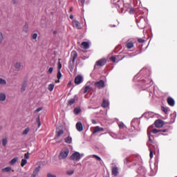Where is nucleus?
<instances>
[{
	"mask_svg": "<svg viewBox=\"0 0 177 177\" xmlns=\"http://www.w3.org/2000/svg\"><path fill=\"white\" fill-rule=\"evenodd\" d=\"M111 4L113 8H116L119 13H124V1L122 0H111Z\"/></svg>",
	"mask_w": 177,
	"mask_h": 177,
	"instance_id": "nucleus-1",
	"label": "nucleus"
},
{
	"mask_svg": "<svg viewBox=\"0 0 177 177\" xmlns=\"http://www.w3.org/2000/svg\"><path fill=\"white\" fill-rule=\"evenodd\" d=\"M140 82L144 91L145 89H147V88H149V86H150L151 85H153V80L150 79V76H149L148 77L142 78Z\"/></svg>",
	"mask_w": 177,
	"mask_h": 177,
	"instance_id": "nucleus-2",
	"label": "nucleus"
},
{
	"mask_svg": "<svg viewBox=\"0 0 177 177\" xmlns=\"http://www.w3.org/2000/svg\"><path fill=\"white\" fill-rule=\"evenodd\" d=\"M70 153V150L68 148H64L62 149L59 154V160H66L67 157H68V154Z\"/></svg>",
	"mask_w": 177,
	"mask_h": 177,
	"instance_id": "nucleus-3",
	"label": "nucleus"
},
{
	"mask_svg": "<svg viewBox=\"0 0 177 177\" xmlns=\"http://www.w3.org/2000/svg\"><path fill=\"white\" fill-rule=\"evenodd\" d=\"M82 157H84V153H80V152L75 151L71 156V160L72 161H80Z\"/></svg>",
	"mask_w": 177,
	"mask_h": 177,
	"instance_id": "nucleus-4",
	"label": "nucleus"
},
{
	"mask_svg": "<svg viewBox=\"0 0 177 177\" xmlns=\"http://www.w3.org/2000/svg\"><path fill=\"white\" fill-rule=\"evenodd\" d=\"M137 26L140 30H143L146 27V19L142 18L140 20L139 22L137 23Z\"/></svg>",
	"mask_w": 177,
	"mask_h": 177,
	"instance_id": "nucleus-5",
	"label": "nucleus"
},
{
	"mask_svg": "<svg viewBox=\"0 0 177 177\" xmlns=\"http://www.w3.org/2000/svg\"><path fill=\"white\" fill-rule=\"evenodd\" d=\"M84 82V77L81 75H78L75 77V84L76 85H80V84H82Z\"/></svg>",
	"mask_w": 177,
	"mask_h": 177,
	"instance_id": "nucleus-6",
	"label": "nucleus"
},
{
	"mask_svg": "<svg viewBox=\"0 0 177 177\" xmlns=\"http://www.w3.org/2000/svg\"><path fill=\"white\" fill-rule=\"evenodd\" d=\"M95 87L98 88V89H102V88H104V81L100 80L94 83Z\"/></svg>",
	"mask_w": 177,
	"mask_h": 177,
	"instance_id": "nucleus-7",
	"label": "nucleus"
},
{
	"mask_svg": "<svg viewBox=\"0 0 177 177\" xmlns=\"http://www.w3.org/2000/svg\"><path fill=\"white\" fill-rule=\"evenodd\" d=\"M124 57H121V55L113 56V57H111V60L113 63H115V62H117V63H118V62H120V60H122V59H124Z\"/></svg>",
	"mask_w": 177,
	"mask_h": 177,
	"instance_id": "nucleus-8",
	"label": "nucleus"
},
{
	"mask_svg": "<svg viewBox=\"0 0 177 177\" xmlns=\"http://www.w3.org/2000/svg\"><path fill=\"white\" fill-rule=\"evenodd\" d=\"M39 171H41V166H38L35 169L33 173L31 175V177H37L39 173Z\"/></svg>",
	"mask_w": 177,
	"mask_h": 177,
	"instance_id": "nucleus-9",
	"label": "nucleus"
},
{
	"mask_svg": "<svg viewBox=\"0 0 177 177\" xmlns=\"http://www.w3.org/2000/svg\"><path fill=\"white\" fill-rule=\"evenodd\" d=\"M106 63H107L106 59H101L96 62V66H100L102 67L103 66H104V64H106Z\"/></svg>",
	"mask_w": 177,
	"mask_h": 177,
	"instance_id": "nucleus-10",
	"label": "nucleus"
},
{
	"mask_svg": "<svg viewBox=\"0 0 177 177\" xmlns=\"http://www.w3.org/2000/svg\"><path fill=\"white\" fill-rule=\"evenodd\" d=\"M72 24L75 28H77V30H81V24L77 20H73Z\"/></svg>",
	"mask_w": 177,
	"mask_h": 177,
	"instance_id": "nucleus-11",
	"label": "nucleus"
},
{
	"mask_svg": "<svg viewBox=\"0 0 177 177\" xmlns=\"http://www.w3.org/2000/svg\"><path fill=\"white\" fill-rule=\"evenodd\" d=\"M76 129H77V131H78V132H82V131H84V127L82 126V122H78L76 124Z\"/></svg>",
	"mask_w": 177,
	"mask_h": 177,
	"instance_id": "nucleus-12",
	"label": "nucleus"
},
{
	"mask_svg": "<svg viewBox=\"0 0 177 177\" xmlns=\"http://www.w3.org/2000/svg\"><path fill=\"white\" fill-rule=\"evenodd\" d=\"M167 103L169 106L174 107V106H175V100H174V98H172L171 97H169L167 98Z\"/></svg>",
	"mask_w": 177,
	"mask_h": 177,
	"instance_id": "nucleus-13",
	"label": "nucleus"
},
{
	"mask_svg": "<svg viewBox=\"0 0 177 177\" xmlns=\"http://www.w3.org/2000/svg\"><path fill=\"white\" fill-rule=\"evenodd\" d=\"M103 131H104V128L97 126L94 128L93 131V133L95 134V133H97V132H103Z\"/></svg>",
	"mask_w": 177,
	"mask_h": 177,
	"instance_id": "nucleus-14",
	"label": "nucleus"
},
{
	"mask_svg": "<svg viewBox=\"0 0 177 177\" xmlns=\"http://www.w3.org/2000/svg\"><path fill=\"white\" fill-rule=\"evenodd\" d=\"M71 57L73 63H75V59H77V57H78V53H77L76 51L73 50L71 53Z\"/></svg>",
	"mask_w": 177,
	"mask_h": 177,
	"instance_id": "nucleus-15",
	"label": "nucleus"
},
{
	"mask_svg": "<svg viewBox=\"0 0 177 177\" xmlns=\"http://www.w3.org/2000/svg\"><path fill=\"white\" fill-rule=\"evenodd\" d=\"M30 158V153H27L24 154V159H23V167L27 164V160Z\"/></svg>",
	"mask_w": 177,
	"mask_h": 177,
	"instance_id": "nucleus-16",
	"label": "nucleus"
},
{
	"mask_svg": "<svg viewBox=\"0 0 177 177\" xmlns=\"http://www.w3.org/2000/svg\"><path fill=\"white\" fill-rule=\"evenodd\" d=\"M112 175H113V176H118V167L115 166L112 167Z\"/></svg>",
	"mask_w": 177,
	"mask_h": 177,
	"instance_id": "nucleus-17",
	"label": "nucleus"
},
{
	"mask_svg": "<svg viewBox=\"0 0 177 177\" xmlns=\"http://www.w3.org/2000/svg\"><path fill=\"white\" fill-rule=\"evenodd\" d=\"M154 124H155V126H156L157 128H161V127H162V126L164 125V124H162V121H161V120H156V121L154 122Z\"/></svg>",
	"mask_w": 177,
	"mask_h": 177,
	"instance_id": "nucleus-18",
	"label": "nucleus"
},
{
	"mask_svg": "<svg viewBox=\"0 0 177 177\" xmlns=\"http://www.w3.org/2000/svg\"><path fill=\"white\" fill-rule=\"evenodd\" d=\"M81 48H82L83 49H89V43L86 41H83L81 44Z\"/></svg>",
	"mask_w": 177,
	"mask_h": 177,
	"instance_id": "nucleus-19",
	"label": "nucleus"
},
{
	"mask_svg": "<svg viewBox=\"0 0 177 177\" xmlns=\"http://www.w3.org/2000/svg\"><path fill=\"white\" fill-rule=\"evenodd\" d=\"M110 104V102H109V100H106L105 99L103 100L102 104V107L104 109H106Z\"/></svg>",
	"mask_w": 177,
	"mask_h": 177,
	"instance_id": "nucleus-20",
	"label": "nucleus"
},
{
	"mask_svg": "<svg viewBox=\"0 0 177 177\" xmlns=\"http://www.w3.org/2000/svg\"><path fill=\"white\" fill-rule=\"evenodd\" d=\"M6 100V93L1 92L0 93V102H5Z\"/></svg>",
	"mask_w": 177,
	"mask_h": 177,
	"instance_id": "nucleus-21",
	"label": "nucleus"
},
{
	"mask_svg": "<svg viewBox=\"0 0 177 177\" xmlns=\"http://www.w3.org/2000/svg\"><path fill=\"white\" fill-rule=\"evenodd\" d=\"M64 140H65V143H67L68 145H71V143H73V138H71V136H70L66 138Z\"/></svg>",
	"mask_w": 177,
	"mask_h": 177,
	"instance_id": "nucleus-22",
	"label": "nucleus"
},
{
	"mask_svg": "<svg viewBox=\"0 0 177 177\" xmlns=\"http://www.w3.org/2000/svg\"><path fill=\"white\" fill-rule=\"evenodd\" d=\"M76 97H75L74 98H71V100H69L68 101V106H73V104H74V103H75V101L77 100V99H75Z\"/></svg>",
	"mask_w": 177,
	"mask_h": 177,
	"instance_id": "nucleus-23",
	"label": "nucleus"
},
{
	"mask_svg": "<svg viewBox=\"0 0 177 177\" xmlns=\"http://www.w3.org/2000/svg\"><path fill=\"white\" fill-rule=\"evenodd\" d=\"M126 46H127V49H132V48H133V42L127 41L126 44Z\"/></svg>",
	"mask_w": 177,
	"mask_h": 177,
	"instance_id": "nucleus-24",
	"label": "nucleus"
},
{
	"mask_svg": "<svg viewBox=\"0 0 177 177\" xmlns=\"http://www.w3.org/2000/svg\"><path fill=\"white\" fill-rule=\"evenodd\" d=\"M17 160H19L18 158H14L13 159H12L9 162L10 165H15V164H16V162H17Z\"/></svg>",
	"mask_w": 177,
	"mask_h": 177,
	"instance_id": "nucleus-25",
	"label": "nucleus"
},
{
	"mask_svg": "<svg viewBox=\"0 0 177 177\" xmlns=\"http://www.w3.org/2000/svg\"><path fill=\"white\" fill-rule=\"evenodd\" d=\"M6 145H8V138L6 137H4L2 139V146L5 147Z\"/></svg>",
	"mask_w": 177,
	"mask_h": 177,
	"instance_id": "nucleus-26",
	"label": "nucleus"
},
{
	"mask_svg": "<svg viewBox=\"0 0 177 177\" xmlns=\"http://www.w3.org/2000/svg\"><path fill=\"white\" fill-rule=\"evenodd\" d=\"M151 132H152V133H158V132H165V130H160V129H153Z\"/></svg>",
	"mask_w": 177,
	"mask_h": 177,
	"instance_id": "nucleus-27",
	"label": "nucleus"
},
{
	"mask_svg": "<svg viewBox=\"0 0 177 177\" xmlns=\"http://www.w3.org/2000/svg\"><path fill=\"white\" fill-rule=\"evenodd\" d=\"M92 91V87L91 86H86L84 88V93H86V92H91Z\"/></svg>",
	"mask_w": 177,
	"mask_h": 177,
	"instance_id": "nucleus-28",
	"label": "nucleus"
},
{
	"mask_svg": "<svg viewBox=\"0 0 177 177\" xmlns=\"http://www.w3.org/2000/svg\"><path fill=\"white\" fill-rule=\"evenodd\" d=\"M10 171H12V167H7L2 169V172H10Z\"/></svg>",
	"mask_w": 177,
	"mask_h": 177,
	"instance_id": "nucleus-29",
	"label": "nucleus"
},
{
	"mask_svg": "<svg viewBox=\"0 0 177 177\" xmlns=\"http://www.w3.org/2000/svg\"><path fill=\"white\" fill-rule=\"evenodd\" d=\"M55 88V84H50L48 85V91H50V92H52V91H53V89Z\"/></svg>",
	"mask_w": 177,
	"mask_h": 177,
	"instance_id": "nucleus-30",
	"label": "nucleus"
},
{
	"mask_svg": "<svg viewBox=\"0 0 177 177\" xmlns=\"http://www.w3.org/2000/svg\"><path fill=\"white\" fill-rule=\"evenodd\" d=\"M0 85H6V80L0 77Z\"/></svg>",
	"mask_w": 177,
	"mask_h": 177,
	"instance_id": "nucleus-31",
	"label": "nucleus"
},
{
	"mask_svg": "<svg viewBox=\"0 0 177 177\" xmlns=\"http://www.w3.org/2000/svg\"><path fill=\"white\" fill-rule=\"evenodd\" d=\"M81 113V109L80 108H75L74 109V113L76 114V115H78L79 113Z\"/></svg>",
	"mask_w": 177,
	"mask_h": 177,
	"instance_id": "nucleus-32",
	"label": "nucleus"
},
{
	"mask_svg": "<svg viewBox=\"0 0 177 177\" xmlns=\"http://www.w3.org/2000/svg\"><path fill=\"white\" fill-rule=\"evenodd\" d=\"M148 137H149V140L151 143H153V136H151V134L148 132Z\"/></svg>",
	"mask_w": 177,
	"mask_h": 177,
	"instance_id": "nucleus-33",
	"label": "nucleus"
},
{
	"mask_svg": "<svg viewBox=\"0 0 177 177\" xmlns=\"http://www.w3.org/2000/svg\"><path fill=\"white\" fill-rule=\"evenodd\" d=\"M162 111L164 113H165V114H167V113H168V111H169V109H168L167 107L162 106Z\"/></svg>",
	"mask_w": 177,
	"mask_h": 177,
	"instance_id": "nucleus-34",
	"label": "nucleus"
},
{
	"mask_svg": "<svg viewBox=\"0 0 177 177\" xmlns=\"http://www.w3.org/2000/svg\"><path fill=\"white\" fill-rule=\"evenodd\" d=\"M5 37H3V34H2L1 32H0V44L3 42V39Z\"/></svg>",
	"mask_w": 177,
	"mask_h": 177,
	"instance_id": "nucleus-35",
	"label": "nucleus"
},
{
	"mask_svg": "<svg viewBox=\"0 0 177 177\" xmlns=\"http://www.w3.org/2000/svg\"><path fill=\"white\" fill-rule=\"evenodd\" d=\"M57 70L58 71H60V70H62V63L60 62V59H59L57 63Z\"/></svg>",
	"mask_w": 177,
	"mask_h": 177,
	"instance_id": "nucleus-36",
	"label": "nucleus"
},
{
	"mask_svg": "<svg viewBox=\"0 0 177 177\" xmlns=\"http://www.w3.org/2000/svg\"><path fill=\"white\" fill-rule=\"evenodd\" d=\"M21 66V64H20V62H16L15 64V68H20Z\"/></svg>",
	"mask_w": 177,
	"mask_h": 177,
	"instance_id": "nucleus-37",
	"label": "nucleus"
},
{
	"mask_svg": "<svg viewBox=\"0 0 177 177\" xmlns=\"http://www.w3.org/2000/svg\"><path fill=\"white\" fill-rule=\"evenodd\" d=\"M28 132H30V127L26 128L24 132H23V135H27V133H28Z\"/></svg>",
	"mask_w": 177,
	"mask_h": 177,
	"instance_id": "nucleus-38",
	"label": "nucleus"
},
{
	"mask_svg": "<svg viewBox=\"0 0 177 177\" xmlns=\"http://www.w3.org/2000/svg\"><path fill=\"white\" fill-rule=\"evenodd\" d=\"M92 157L96 158L97 161H102V158L100 156H97V155H93Z\"/></svg>",
	"mask_w": 177,
	"mask_h": 177,
	"instance_id": "nucleus-39",
	"label": "nucleus"
},
{
	"mask_svg": "<svg viewBox=\"0 0 177 177\" xmlns=\"http://www.w3.org/2000/svg\"><path fill=\"white\" fill-rule=\"evenodd\" d=\"M57 78L58 80H60V78H62V72L60 71H58L57 72Z\"/></svg>",
	"mask_w": 177,
	"mask_h": 177,
	"instance_id": "nucleus-40",
	"label": "nucleus"
},
{
	"mask_svg": "<svg viewBox=\"0 0 177 177\" xmlns=\"http://www.w3.org/2000/svg\"><path fill=\"white\" fill-rule=\"evenodd\" d=\"M63 133H64V131H63V130H59V131L57 132V136H62V135H63Z\"/></svg>",
	"mask_w": 177,
	"mask_h": 177,
	"instance_id": "nucleus-41",
	"label": "nucleus"
},
{
	"mask_svg": "<svg viewBox=\"0 0 177 177\" xmlns=\"http://www.w3.org/2000/svg\"><path fill=\"white\" fill-rule=\"evenodd\" d=\"M67 175H73L74 174V170H68L66 171Z\"/></svg>",
	"mask_w": 177,
	"mask_h": 177,
	"instance_id": "nucleus-42",
	"label": "nucleus"
},
{
	"mask_svg": "<svg viewBox=\"0 0 177 177\" xmlns=\"http://www.w3.org/2000/svg\"><path fill=\"white\" fill-rule=\"evenodd\" d=\"M27 30H28V24H26L24 27V31H25V32H27Z\"/></svg>",
	"mask_w": 177,
	"mask_h": 177,
	"instance_id": "nucleus-43",
	"label": "nucleus"
},
{
	"mask_svg": "<svg viewBox=\"0 0 177 177\" xmlns=\"http://www.w3.org/2000/svg\"><path fill=\"white\" fill-rule=\"evenodd\" d=\"M38 37V34L37 33H34L32 35V39H36Z\"/></svg>",
	"mask_w": 177,
	"mask_h": 177,
	"instance_id": "nucleus-44",
	"label": "nucleus"
},
{
	"mask_svg": "<svg viewBox=\"0 0 177 177\" xmlns=\"http://www.w3.org/2000/svg\"><path fill=\"white\" fill-rule=\"evenodd\" d=\"M39 111H42V107L37 108L35 110V113H39Z\"/></svg>",
	"mask_w": 177,
	"mask_h": 177,
	"instance_id": "nucleus-45",
	"label": "nucleus"
},
{
	"mask_svg": "<svg viewBox=\"0 0 177 177\" xmlns=\"http://www.w3.org/2000/svg\"><path fill=\"white\" fill-rule=\"evenodd\" d=\"M48 73V74H52V73H53V68L52 67L49 68Z\"/></svg>",
	"mask_w": 177,
	"mask_h": 177,
	"instance_id": "nucleus-46",
	"label": "nucleus"
},
{
	"mask_svg": "<svg viewBox=\"0 0 177 177\" xmlns=\"http://www.w3.org/2000/svg\"><path fill=\"white\" fill-rule=\"evenodd\" d=\"M47 177H56V175L52 174L51 173H48Z\"/></svg>",
	"mask_w": 177,
	"mask_h": 177,
	"instance_id": "nucleus-47",
	"label": "nucleus"
},
{
	"mask_svg": "<svg viewBox=\"0 0 177 177\" xmlns=\"http://www.w3.org/2000/svg\"><path fill=\"white\" fill-rule=\"evenodd\" d=\"M149 151H150V154H149L150 158H153V151L151 149H149Z\"/></svg>",
	"mask_w": 177,
	"mask_h": 177,
	"instance_id": "nucleus-48",
	"label": "nucleus"
},
{
	"mask_svg": "<svg viewBox=\"0 0 177 177\" xmlns=\"http://www.w3.org/2000/svg\"><path fill=\"white\" fill-rule=\"evenodd\" d=\"M138 41L140 44H143V42H145V39H138Z\"/></svg>",
	"mask_w": 177,
	"mask_h": 177,
	"instance_id": "nucleus-49",
	"label": "nucleus"
},
{
	"mask_svg": "<svg viewBox=\"0 0 177 177\" xmlns=\"http://www.w3.org/2000/svg\"><path fill=\"white\" fill-rule=\"evenodd\" d=\"M37 122L38 123L39 127H41V122L39 121V116L37 118Z\"/></svg>",
	"mask_w": 177,
	"mask_h": 177,
	"instance_id": "nucleus-50",
	"label": "nucleus"
},
{
	"mask_svg": "<svg viewBox=\"0 0 177 177\" xmlns=\"http://www.w3.org/2000/svg\"><path fill=\"white\" fill-rule=\"evenodd\" d=\"M24 177H30V171L25 173Z\"/></svg>",
	"mask_w": 177,
	"mask_h": 177,
	"instance_id": "nucleus-51",
	"label": "nucleus"
},
{
	"mask_svg": "<svg viewBox=\"0 0 177 177\" xmlns=\"http://www.w3.org/2000/svg\"><path fill=\"white\" fill-rule=\"evenodd\" d=\"M119 127L120 128H124V123H119Z\"/></svg>",
	"mask_w": 177,
	"mask_h": 177,
	"instance_id": "nucleus-52",
	"label": "nucleus"
},
{
	"mask_svg": "<svg viewBox=\"0 0 177 177\" xmlns=\"http://www.w3.org/2000/svg\"><path fill=\"white\" fill-rule=\"evenodd\" d=\"M80 3H82V6H84V3H85V0H79Z\"/></svg>",
	"mask_w": 177,
	"mask_h": 177,
	"instance_id": "nucleus-53",
	"label": "nucleus"
},
{
	"mask_svg": "<svg viewBox=\"0 0 177 177\" xmlns=\"http://www.w3.org/2000/svg\"><path fill=\"white\" fill-rule=\"evenodd\" d=\"M133 13V8H130V14L132 15Z\"/></svg>",
	"mask_w": 177,
	"mask_h": 177,
	"instance_id": "nucleus-54",
	"label": "nucleus"
},
{
	"mask_svg": "<svg viewBox=\"0 0 177 177\" xmlns=\"http://www.w3.org/2000/svg\"><path fill=\"white\" fill-rule=\"evenodd\" d=\"M91 122H92V124H97V122L95 120H92Z\"/></svg>",
	"mask_w": 177,
	"mask_h": 177,
	"instance_id": "nucleus-55",
	"label": "nucleus"
},
{
	"mask_svg": "<svg viewBox=\"0 0 177 177\" xmlns=\"http://www.w3.org/2000/svg\"><path fill=\"white\" fill-rule=\"evenodd\" d=\"M151 114H153V113L149 112V113H145V115H150Z\"/></svg>",
	"mask_w": 177,
	"mask_h": 177,
	"instance_id": "nucleus-56",
	"label": "nucleus"
},
{
	"mask_svg": "<svg viewBox=\"0 0 177 177\" xmlns=\"http://www.w3.org/2000/svg\"><path fill=\"white\" fill-rule=\"evenodd\" d=\"M70 19L73 20V19H74V16L73 15H70Z\"/></svg>",
	"mask_w": 177,
	"mask_h": 177,
	"instance_id": "nucleus-57",
	"label": "nucleus"
},
{
	"mask_svg": "<svg viewBox=\"0 0 177 177\" xmlns=\"http://www.w3.org/2000/svg\"><path fill=\"white\" fill-rule=\"evenodd\" d=\"M133 80L134 81H136V80H138V75L135 76Z\"/></svg>",
	"mask_w": 177,
	"mask_h": 177,
	"instance_id": "nucleus-58",
	"label": "nucleus"
},
{
	"mask_svg": "<svg viewBox=\"0 0 177 177\" xmlns=\"http://www.w3.org/2000/svg\"><path fill=\"white\" fill-rule=\"evenodd\" d=\"M21 166L23 167V160H21Z\"/></svg>",
	"mask_w": 177,
	"mask_h": 177,
	"instance_id": "nucleus-59",
	"label": "nucleus"
},
{
	"mask_svg": "<svg viewBox=\"0 0 177 177\" xmlns=\"http://www.w3.org/2000/svg\"><path fill=\"white\" fill-rule=\"evenodd\" d=\"M133 122H134V121H133V120H132V121H131V127H133Z\"/></svg>",
	"mask_w": 177,
	"mask_h": 177,
	"instance_id": "nucleus-60",
	"label": "nucleus"
},
{
	"mask_svg": "<svg viewBox=\"0 0 177 177\" xmlns=\"http://www.w3.org/2000/svg\"><path fill=\"white\" fill-rule=\"evenodd\" d=\"M117 139H125V138H117Z\"/></svg>",
	"mask_w": 177,
	"mask_h": 177,
	"instance_id": "nucleus-61",
	"label": "nucleus"
},
{
	"mask_svg": "<svg viewBox=\"0 0 177 177\" xmlns=\"http://www.w3.org/2000/svg\"><path fill=\"white\" fill-rule=\"evenodd\" d=\"M128 162V158H126L125 162Z\"/></svg>",
	"mask_w": 177,
	"mask_h": 177,
	"instance_id": "nucleus-62",
	"label": "nucleus"
},
{
	"mask_svg": "<svg viewBox=\"0 0 177 177\" xmlns=\"http://www.w3.org/2000/svg\"><path fill=\"white\" fill-rule=\"evenodd\" d=\"M70 10H71V12H72V10H73V8H70Z\"/></svg>",
	"mask_w": 177,
	"mask_h": 177,
	"instance_id": "nucleus-63",
	"label": "nucleus"
},
{
	"mask_svg": "<svg viewBox=\"0 0 177 177\" xmlns=\"http://www.w3.org/2000/svg\"><path fill=\"white\" fill-rule=\"evenodd\" d=\"M111 27H115V25L111 26Z\"/></svg>",
	"mask_w": 177,
	"mask_h": 177,
	"instance_id": "nucleus-64",
	"label": "nucleus"
}]
</instances>
